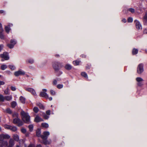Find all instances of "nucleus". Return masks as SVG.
Returning <instances> with one entry per match:
<instances>
[{
  "label": "nucleus",
  "mask_w": 147,
  "mask_h": 147,
  "mask_svg": "<svg viewBox=\"0 0 147 147\" xmlns=\"http://www.w3.org/2000/svg\"><path fill=\"white\" fill-rule=\"evenodd\" d=\"M53 67L56 71H58L61 67V64L60 63L57 62H55L53 64Z\"/></svg>",
  "instance_id": "5"
},
{
  "label": "nucleus",
  "mask_w": 147,
  "mask_h": 147,
  "mask_svg": "<svg viewBox=\"0 0 147 147\" xmlns=\"http://www.w3.org/2000/svg\"><path fill=\"white\" fill-rule=\"evenodd\" d=\"M143 65L142 64H140L138 66L137 68V72L139 74L143 72Z\"/></svg>",
  "instance_id": "6"
},
{
  "label": "nucleus",
  "mask_w": 147,
  "mask_h": 147,
  "mask_svg": "<svg viewBox=\"0 0 147 147\" xmlns=\"http://www.w3.org/2000/svg\"><path fill=\"white\" fill-rule=\"evenodd\" d=\"M82 72L81 73V75H82Z\"/></svg>",
  "instance_id": "61"
},
{
  "label": "nucleus",
  "mask_w": 147,
  "mask_h": 147,
  "mask_svg": "<svg viewBox=\"0 0 147 147\" xmlns=\"http://www.w3.org/2000/svg\"><path fill=\"white\" fill-rule=\"evenodd\" d=\"M134 22L136 26L137 29H142V26L140 22L137 20H135Z\"/></svg>",
  "instance_id": "7"
},
{
  "label": "nucleus",
  "mask_w": 147,
  "mask_h": 147,
  "mask_svg": "<svg viewBox=\"0 0 147 147\" xmlns=\"http://www.w3.org/2000/svg\"><path fill=\"white\" fill-rule=\"evenodd\" d=\"M14 144V140L12 138L10 139L9 141V145L8 147H12Z\"/></svg>",
  "instance_id": "12"
},
{
  "label": "nucleus",
  "mask_w": 147,
  "mask_h": 147,
  "mask_svg": "<svg viewBox=\"0 0 147 147\" xmlns=\"http://www.w3.org/2000/svg\"><path fill=\"white\" fill-rule=\"evenodd\" d=\"M4 112L9 114H11L12 113V111L9 108H7L5 109Z\"/></svg>",
  "instance_id": "22"
},
{
  "label": "nucleus",
  "mask_w": 147,
  "mask_h": 147,
  "mask_svg": "<svg viewBox=\"0 0 147 147\" xmlns=\"http://www.w3.org/2000/svg\"><path fill=\"white\" fill-rule=\"evenodd\" d=\"M4 127L5 129H10L11 127V125L5 124L4 125Z\"/></svg>",
  "instance_id": "23"
},
{
  "label": "nucleus",
  "mask_w": 147,
  "mask_h": 147,
  "mask_svg": "<svg viewBox=\"0 0 147 147\" xmlns=\"http://www.w3.org/2000/svg\"><path fill=\"white\" fill-rule=\"evenodd\" d=\"M17 128L14 126H11V127L10 128V130H11L12 131L15 132L17 130Z\"/></svg>",
  "instance_id": "19"
},
{
  "label": "nucleus",
  "mask_w": 147,
  "mask_h": 147,
  "mask_svg": "<svg viewBox=\"0 0 147 147\" xmlns=\"http://www.w3.org/2000/svg\"><path fill=\"white\" fill-rule=\"evenodd\" d=\"M28 61L30 63L32 64L34 63V60L32 59H30L28 60Z\"/></svg>",
  "instance_id": "42"
},
{
  "label": "nucleus",
  "mask_w": 147,
  "mask_h": 147,
  "mask_svg": "<svg viewBox=\"0 0 147 147\" xmlns=\"http://www.w3.org/2000/svg\"><path fill=\"white\" fill-rule=\"evenodd\" d=\"M122 22L124 23H125L126 22V20L125 18H123L122 20Z\"/></svg>",
  "instance_id": "49"
},
{
  "label": "nucleus",
  "mask_w": 147,
  "mask_h": 147,
  "mask_svg": "<svg viewBox=\"0 0 147 147\" xmlns=\"http://www.w3.org/2000/svg\"><path fill=\"white\" fill-rule=\"evenodd\" d=\"M144 19L146 20H147V11L146 13L145 14L144 17Z\"/></svg>",
  "instance_id": "43"
},
{
  "label": "nucleus",
  "mask_w": 147,
  "mask_h": 147,
  "mask_svg": "<svg viewBox=\"0 0 147 147\" xmlns=\"http://www.w3.org/2000/svg\"><path fill=\"white\" fill-rule=\"evenodd\" d=\"M138 86H141L143 85V82H138Z\"/></svg>",
  "instance_id": "45"
},
{
  "label": "nucleus",
  "mask_w": 147,
  "mask_h": 147,
  "mask_svg": "<svg viewBox=\"0 0 147 147\" xmlns=\"http://www.w3.org/2000/svg\"><path fill=\"white\" fill-rule=\"evenodd\" d=\"M42 126L45 128H48L49 127L48 124L46 123H42Z\"/></svg>",
  "instance_id": "24"
},
{
  "label": "nucleus",
  "mask_w": 147,
  "mask_h": 147,
  "mask_svg": "<svg viewBox=\"0 0 147 147\" xmlns=\"http://www.w3.org/2000/svg\"><path fill=\"white\" fill-rule=\"evenodd\" d=\"M33 110L36 113H37L39 111L38 108L36 107H34Z\"/></svg>",
  "instance_id": "28"
},
{
  "label": "nucleus",
  "mask_w": 147,
  "mask_h": 147,
  "mask_svg": "<svg viewBox=\"0 0 147 147\" xmlns=\"http://www.w3.org/2000/svg\"><path fill=\"white\" fill-rule=\"evenodd\" d=\"M12 96L11 95L5 96V100L9 101L11 100Z\"/></svg>",
  "instance_id": "14"
},
{
  "label": "nucleus",
  "mask_w": 147,
  "mask_h": 147,
  "mask_svg": "<svg viewBox=\"0 0 147 147\" xmlns=\"http://www.w3.org/2000/svg\"><path fill=\"white\" fill-rule=\"evenodd\" d=\"M50 112L51 111L50 110H48L46 112V113L48 115H49L50 114Z\"/></svg>",
  "instance_id": "47"
},
{
  "label": "nucleus",
  "mask_w": 147,
  "mask_h": 147,
  "mask_svg": "<svg viewBox=\"0 0 147 147\" xmlns=\"http://www.w3.org/2000/svg\"><path fill=\"white\" fill-rule=\"evenodd\" d=\"M34 121L35 122H38L40 121H43L42 119L40 117H39L38 115H37L35 117Z\"/></svg>",
  "instance_id": "13"
},
{
  "label": "nucleus",
  "mask_w": 147,
  "mask_h": 147,
  "mask_svg": "<svg viewBox=\"0 0 147 147\" xmlns=\"http://www.w3.org/2000/svg\"><path fill=\"white\" fill-rule=\"evenodd\" d=\"M83 76L86 78H88L87 75L85 72H83Z\"/></svg>",
  "instance_id": "44"
},
{
  "label": "nucleus",
  "mask_w": 147,
  "mask_h": 147,
  "mask_svg": "<svg viewBox=\"0 0 147 147\" xmlns=\"http://www.w3.org/2000/svg\"><path fill=\"white\" fill-rule=\"evenodd\" d=\"M16 102L14 101H12L11 103V107L13 108L15 107L16 106Z\"/></svg>",
  "instance_id": "25"
},
{
  "label": "nucleus",
  "mask_w": 147,
  "mask_h": 147,
  "mask_svg": "<svg viewBox=\"0 0 147 147\" xmlns=\"http://www.w3.org/2000/svg\"><path fill=\"white\" fill-rule=\"evenodd\" d=\"M1 127L0 126V131H1Z\"/></svg>",
  "instance_id": "57"
},
{
  "label": "nucleus",
  "mask_w": 147,
  "mask_h": 147,
  "mask_svg": "<svg viewBox=\"0 0 147 147\" xmlns=\"http://www.w3.org/2000/svg\"><path fill=\"white\" fill-rule=\"evenodd\" d=\"M42 108H44V107H43V106H42Z\"/></svg>",
  "instance_id": "60"
},
{
  "label": "nucleus",
  "mask_w": 147,
  "mask_h": 147,
  "mask_svg": "<svg viewBox=\"0 0 147 147\" xmlns=\"http://www.w3.org/2000/svg\"><path fill=\"white\" fill-rule=\"evenodd\" d=\"M3 146L2 145L0 146V147H3Z\"/></svg>",
  "instance_id": "58"
},
{
  "label": "nucleus",
  "mask_w": 147,
  "mask_h": 147,
  "mask_svg": "<svg viewBox=\"0 0 147 147\" xmlns=\"http://www.w3.org/2000/svg\"><path fill=\"white\" fill-rule=\"evenodd\" d=\"M11 89L12 91H15L16 90V88L15 87L13 86H11Z\"/></svg>",
  "instance_id": "46"
},
{
  "label": "nucleus",
  "mask_w": 147,
  "mask_h": 147,
  "mask_svg": "<svg viewBox=\"0 0 147 147\" xmlns=\"http://www.w3.org/2000/svg\"><path fill=\"white\" fill-rule=\"evenodd\" d=\"M14 45L11 43L10 44H8L7 45V46L10 49L12 48H13Z\"/></svg>",
  "instance_id": "31"
},
{
  "label": "nucleus",
  "mask_w": 147,
  "mask_h": 147,
  "mask_svg": "<svg viewBox=\"0 0 147 147\" xmlns=\"http://www.w3.org/2000/svg\"><path fill=\"white\" fill-rule=\"evenodd\" d=\"M40 130L39 129H38L36 131V135L38 137H41L43 140L46 141H43V143L45 144H47L46 140H47L48 136L49 135L50 133L49 131H44L43 133V135H41Z\"/></svg>",
  "instance_id": "1"
},
{
  "label": "nucleus",
  "mask_w": 147,
  "mask_h": 147,
  "mask_svg": "<svg viewBox=\"0 0 147 147\" xmlns=\"http://www.w3.org/2000/svg\"><path fill=\"white\" fill-rule=\"evenodd\" d=\"M20 101L23 104H24L25 102V98L22 96H21L20 98Z\"/></svg>",
  "instance_id": "18"
},
{
  "label": "nucleus",
  "mask_w": 147,
  "mask_h": 147,
  "mask_svg": "<svg viewBox=\"0 0 147 147\" xmlns=\"http://www.w3.org/2000/svg\"><path fill=\"white\" fill-rule=\"evenodd\" d=\"M138 50L136 49H134L132 50V54L133 55H136L138 53Z\"/></svg>",
  "instance_id": "21"
},
{
  "label": "nucleus",
  "mask_w": 147,
  "mask_h": 147,
  "mask_svg": "<svg viewBox=\"0 0 147 147\" xmlns=\"http://www.w3.org/2000/svg\"><path fill=\"white\" fill-rule=\"evenodd\" d=\"M5 100V96L3 95L0 94V102H3Z\"/></svg>",
  "instance_id": "20"
},
{
  "label": "nucleus",
  "mask_w": 147,
  "mask_h": 147,
  "mask_svg": "<svg viewBox=\"0 0 147 147\" xmlns=\"http://www.w3.org/2000/svg\"><path fill=\"white\" fill-rule=\"evenodd\" d=\"M128 11H130L132 13H134L135 12V10L133 8H130L128 9Z\"/></svg>",
  "instance_id": "36"
},
{
  "label": "nucleus",
  "mask_w": 147,
  "mask_h": 147,
  "mask_svg": "<svg viewBox=\"0 0 147 147\" xmlns=\"http://www.w3.org/2000/svg\"><path fill=\"white\" fill-rule=\"evenodd\" d=\"M0 38L2 39L4 38V36L3 34H1L0 35Z\"/></svg>",
  "instance_id": "50"
},
{
  "label": "nucleus",
  "mask_w": 147,
  "mask_h": 147,
  "mask_svg": "<svg viewBox=\"0 0 147 147\" xmlns=\"http://www.w3.org/2000/svg\"><path fill=\"white\" fill-rule=\"evenodd\" d=\"M133 21V18L131 17L127 19V21L128 22H132Z\"/></svg>",
  "instance_id": "37"
},
{
  "label": "nucleus",
  "mask_w": 147,
  "mask_h": 147,
  "mask_svg": "<svg viewBox=\"0 0 147 147\" xmlns=\"http://www.w3.org/2000/svg\"><path fill=\"white\" fill-rule=\"evenodd\" d=\"M29 128L30 131H32L33 129V126L32 125H30L28 126Z\"/></svg>",
  "instance_id": "32"
},
{
  "label": "nucleus",
  "mask_w": 147,
  "mask_h": 147,
  "mask_svg": "<svg viewBox=\"0 0 147 147\" xmlns=\"http://www.w3.org/2000/svg\"><path fill=\"white\" fill-rule=\"evenodd\" d=\"M7 67V66L6 65H3L1 66V68L2 70H4L6 69Z\"/></svg>",
  "instance_id": "30"
},
{
  "label": "nucleus",
  "mask_w": 147,
  "mask_h": 147,
  "mask_svg": "<svg viewBox=\"0 0 147 147\" xmlns=\"http://www.w3.org/2000/svg\"><path fill=\"white\" fill-rule=\"evenodd\" d=\"M12 26L13 24H12L9 23L8 24L7 26H5V29L6 32L7 33H8L9 32L11 29L10 28Z\"/></svg>",
  "instance_id": "11"
},
{
  "label": "nucleus",
  "mask_w": 147,
  "mask_h": 147,
  "mask_svg": "<svg viewBox=\"0 0 147 147\" xmlns=\"http://www.w3.org/2000/svg\"><path fill=\"white\" fill-rule=\"evenodd\" d=\"M9 67L11 70H14L16 68L14 66L12 65H9Z\"/></svg>",
  "instance_id": "39"
},
{
  "label": "nucleus",
  "mask_w": 147,
  "mask_h": 147,
  "mask_svg": "<svg viewBox=\"0 0 147 147\" xmlns=\"http://www.w3.org/2000/svg\"><path fill=\"white\" fill-rule=\"evenodd\" d=\"M4 92L6 94H9V89L8 88H7L4 91Z\"/></svg>",
  "instance_id": "34"
},
{
  "label": "nucleus",
  "mask_w": 147,
  "mask_h": 147,
  "mask_svg": "<svg viewBox=\"0 0 147 147\" xmlns=\"http://www.w3.org/2000/svg\"><path fill=\"white\" fill-rule=\"evenodd\" d=\"M50 92L51 94L52 95H54L55 94V92L53 90H51L50 91Z\"/></svg>",
  "instance_id": "40"
},
{
  "label": "nucleus",
  "mask_w": 147,
  "mask_h": 147,
  "mask_svg": "<svg viewBox=\"0 0 147 147\" xmlns=\"http://www.w3.org/2000/svg\"><path fill=\"white\" fill-rule=\"evenodd\" d=\"M3 46L2 45H0V51H1L3 48Z\"/></svg>",
  "instance_id": "51"
},
{
  "label": "nucleus",
  "mask_w": 147,
  "mask_h": 147,
  "mask_svg": "<svg viewBox=\"0 0 147 147\" xmlns=\"http://www.w3.org/2000/svg\"><path fill=\"white\" fill-rule=\"evenodd\" d=\"M136 80L138 82H142L143 81V79L140 77H138L136 78Z\"/></svg>",
  "instance_id": "26"
},
{
  "label": "nucleus",
  "mask_w": 147,
  "mask_h": 147,
  "mask_svg": "<svg viewBox=\"0 0 147 147\" xmlns=\"http://www.w3.org/2000/svg\"><path fill=\"white\" fill-rule=\"evenodd\" d=\"M81 63V61L79 60H76L73 61V63L75 66L78 65Z\"/></svg>",
  "instance_id": "15"
},
{
  "label": "nucleus",
  "mask_w": 147,
  "mask_h": 147,
  "mask_svg": "<svg viewBox=\"0 0 147 147\" xmlns=\"http://www.w3.org/2000/svg\"><path fill=\"white\" fill-rule=\"evenodd\" d=\"M1 60H2V61H3V59H2Z\"/></svg>",
  "instance_id": "62"
},
{
  "label": "nucleus",
  "mask_w": 147,
  "mask_h": 147,
  "mask_svg": "<svg viewBox=\"0 0 147 147\" xmlns=\"http://www.w3.org/2000/svg\"><path fill=\"white\" fill-rule=\"evenodd\" d=\"M144 33L145 34H147V30L146 29L144 30Z\"/></svg>",
  "instance_id": "52"
},
{
  "label": "nucleus",
  "mask_w": 147,
  "mask_h": 147,
  "mask_svg": "<svg viewBox=\"0 0 147 147\" xmlns=\"http://www.w3.org/2000/svg\"><path fill=\"white\" fill-rule=\"evenodd\" d=\"M63 87V86L61 84H59L57 86V87L58 89H61Z\"/></svg>",
  "instance_id": "38"
},
{
  "label": "nucleus",
  "mask_w": 147,
  "mask_h": 147,
  "mask_svg": "<svg viewBox=\"0 0 147 147\" xmlns=\"http://www.w3.org/2000/svg\"><path fill=\"white\" fill-rule=\"evenodd\" d=\"M23 120L27 123H29L30 120V117L28 113L22 111L21 113Z\"/></svg>",
  "instance_id": "2"
},
{
  "label": "nucleus",
  "mask_w": 147,
  "mask_h": 147,
  "mask_svg": "<svg viewBox=\"0 0 147 147\" xmlns=\"http://www.w3.org/2000/svg\"><path fill=\"white\" fill-rule=\"evenodd\" d=\"M13 123L17 124L18 126H20L23 125V122L18 117L13 119Z\"/></svg>",
  "instance_id": "3"
},
{
  "label": "nucleus",
  "mask_w": 147,
  "mask_h": 147,
  "mask_svg": "<svg viewBox=\"0 0 147 147\" xmlns=\"http://www.w3.org/2000/svg\"><path fill=\"white\" fill-rule=\"evenodd\" d=\"M42 92H41L40 93L39 96L40 97H43L47 99L48 98V95L46 92L47 90L46 89H42Z\"/></svg>",
  "instance_id": "4"
},
{
  "label": "nucleus",
  "mask_w": 147,
  "mask_h": 147,
  "mask_svg": "<svg viewBox=\"0 0 147 147\" xmlns=\"http://www.w3.org/2000/svg\"><path fill=\"white\" fill-rule=\"evenodd\" d=\"M55 56L56 57H58L59 56V55L58 54H56L55 55Z\"/></svg>",
  "instance_id": "55"
},
{
  "label": "nucleus",
  "mask_w": 147,
  "mask_h": 147,
  "mask_svg": "<svg viewBox=\"0 0 147 147\" xmlns=\"http://www.w3.org/2000/svg\"><path fill=\"white\" fill-rule=\"evenodd\" d=\"M12 117H16V118L18 117V115L17 113H15L12 114Z\"/></svg>",
  "instance_id": "29"
},
{
  "label": "nucleus",
  "mask_w": 147,
  "mask_h": 147,
  "mask_svg": "<svg viewBox=\"0 0 147 147\" xmlns=\"http://www.w3.org/2000/svg\"><path fill=\"white\" fill-rule=\"evenodd\" d=\"M28 147H35L34 145L32 144H31L29 145ZM36 147H42L40 145H37Z\"/></svg>",
  "instance_id": "27"
},
{
  "label": "nucleus",
  "mask_w": 147,
  "mask_h": 147,
  "mask_svg": "<svg viewBox=\"0 0 147 147\" xmlns=\"http://www.w3.org/2000/svg\"><path fill=\"white\" fill-rule=\"evenodd\" d=\"M10 42L11 44L15 45L16 43V41L13 39H12L10 40Z\"/></svg>",
  "instance_id": "33"
},
{
  "label": "nucleus",
  "mask_w": 147,
  "mask_h": 147,
  "mask_svg": "<svg viewBox=\"0 0 147 147\" xmlns=\"http://www.w3.org/2000/svg\"><path fill=\"white\" fill-rule=\"evenodd\" d=\"M21 131L22 133L24 134L25 133L26 131V129L24 128L22 129H21Z\"/></svg>",
  "instance_id": "41"
},
{
  "label": "nucleus",
  "mask_w": 147,
  "mask_h": 147,
  "mask_svg": "<svg viewBox=\"0 0 147 147\" xmlns=\"http://www.w3.org/2000/svg\"><path fill=\"white\" fill-rule=\"evenodd\" d=\"M13 137L14 140L17 141H18L19 140V136L17 134H14L13 135Z\"/></svg>",
  "instance_id": "16"
},
{
  "label": "nucleus",
  "mask_w": 147,
  "mask_h": 147,
  "mask_svg": "<svg viewBox=\"0 0 147 147\" xmlns=\"http://www.w3.org/2000/svg\"><path fill=\"white\" fill-rule=\"evenodd\" d=\"M0 57L2 58L5 59V60H8L9 59L8 56V54L6 52H4L3 54H1Z\"/></svg>",
  "instance_id": "8"
},
{
  "label": "nucleus",
  "mask_w": 147,
  "mask_h": 147,
  "mask_svg": "<svg viewBox=\"0 0 147 147\" xmlns=\"http://www.w3.org/2000/svg\"><path fill=\"white\" fill-rule=\"evenodd\" d=\"M25 72L22 70H19L15 72L14 75L16 76H18L20 75H24L25 74Z\"/></svg>",
  "instance_id": "10"
},
{
  "label": "nucleus",
  "mask_w": 147,
  "mask_h": 147,
  "mask_svg": "<svg viewBox=\"0 0 147 147\" xmlns=\"http://www.w3.org/2000/svg\"><path fill=\"white\" fill-rule=\"evenodd\" d=\"M43 117L44 119H48L49 117V116L47 115L45 113L43 114Z\"/></svg>",
  "instance_id": "35"
},
{
  "label": "nucleus",
  "mask_w": 147,
  "mask_h": 147,
  "mask_svg": "<svg viewBox=\"0 0 147 147\" xmlns=\"http://www.w3.org/2000/svg\"><path fill=\"white\" fill-rule=\"evenodd\" d=\"M57 84V81L55 80L53 82V85H56Z\"/></svg>",
  "instance_id": "48"
},
{
  "label": "nucleus",
  "mask_w": 147,
  "mask_h": 147,
  "mask_svg": "<svg viewBox=\"0 0 147 147\" xmlns=\"http://www.w3.org/2000/svg\"><path fill=\"white\" fill-rule=\"evenodd\" d=\"M25 90L26 91L31 93L32 95L34 96L36 95V92L33 89L31 88H26Z\"/></svg>",
  "instance_id": "9"
},
{
  "label": "nucleus",
  "mask_w": 147,
  "mask_h": 147,
  "mask_svg": "<svg viewBox=\"0 0 147 147\" xmlns=\"http://www.w3.org/2000/svg\"><path fill=\"white\" fill-rule=\"evenodd\" d=\"M48 99L50 101H51L52 100V97H48Z\"/></svg>",
  "instance_id": "54"
},
{
  "label": "nucleus",
  "mask_w": 147,
  "mask_h": 147,
  "mask_svg": "<svg viewBox=\"0 0 147 147\" xmlns=\"http://www.w3.org/2000/svg\"><path fill=\"white\" fill-rule=\"evenodd\" d=\"M16 147H20L18 145V146H17Z\"/></svg>",
  "instance_id": "59"
},
{
  "label": "nucleus",
  "mask_w": 147,
  "mask_h": 147,
  "mask_svg": "<svg viewBox=\"0 0 147 147\" xmlns=\"http://www.w3.org/2000/svg\"><path fill=\"white\" fill-rule=\"evenodd\" d=\"M5 13V11L3 10H0V13Z\"/></svg>",
  "instance_id": "53"
},
{
  "label": "nucleus",
  "mask_w": 147,
  "mask_h": 147,
  "mask_svg": "<svg viewBox=\"0 0 147 147\" xmlns=\"http://www.w3.org/2000/svg\"><path fill=\"white\" fill-rule=\"evenodd\" d=\"M0 27L1 28V29H3V28H2V24H0Z\"/></svg>",
  "instance_id": "56"
},
{
  "label": "nucleus",
  "mask_w": 147,
  "mask_h": 147,
  "mask_svg": "<svg viewBox=\"0 0 147 147\" xmlns=\"http://www.w3.org/2000/svg\"><path fill=\"white\" fill-rule=\"evenodd\" d=\"M65 68L67 70H69L71 69L72 66L71 65L68 64L65 65Z\"/></svg>",
  "instance_id": "17"
}]
</instances>
